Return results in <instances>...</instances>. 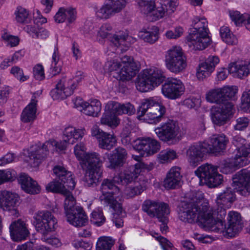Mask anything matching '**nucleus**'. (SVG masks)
<instances>
[{"mask_svg":"<svg viewBox=\"0 0 250 250\" xmlns=\"http://www.w3.org/2000/svg\"><path fill=\"white\" fill-rule=\"evenodd\" d=\"M198 195V198H193L189 203L182 204L178 209L179 219L189 223L196 221L207 230L222 231L224 223L221 218L226 215L225 209L229 208L235 199L234 192L230 188H227L217 196L216 203L221 209L219 211L218 208L217 211L208 206V203L202 198L201 192Z\"/></svg>","mask_w":250,"mask_h":250,"instance_id":"nucleus-1","label":"nucleus"},{"mask_svg":"<svg viewBox=\"0 0 250 250\" xmlns=\"http://www.w3.org/2000/svg\"><path fill=\"white\" fill-rule=\"evenodd\" d=\"M85 130L72 125L66 126L63 131L62 140L57 142L49 140L44 144H37L31 146L28 151L21 156V159L31 167H38L46 157L49 151H62L68 145H73L82 139Z\"/></svg>","mask_w":250,"mask_h":250,"instance_id":"nucleus-2","label":"nucleus"},{"mask_svg":"<svg viewBox=\"0 0 250 250\" xmlns=\"http://www.w3.org/2000/svg\"><path fill=\"white\" fill-rule=\"evenodd\" d=\"M86 150L84 144L81 142L74 146V152L82 168L85 171L83 179L84 185L90 187L96 185L102 177V161L100 160L99 154L86 153Z\"/></svg>","mask_w":250,"mask_h":250,"instance_id":"nucleus-3","label":"nucleus"},{"mask_svg":"<svg viewBox=\"0 0 250 250\" xmlns=\"http://www.w3.org/2000/svg\"><path fill=\"white\" fill-rule=\"evenodd\" d=\"M219 88L211 89L206 93L208 102L215 103L210 108V116L213 123L218 125L225 124L233 113V105L229 101L223 102Z\"/></svg>","mask_w":250,"mask_h":250,"instance_id":"nucleus-4","label":"nucleus"},{"mask_svg":"<svg viewBox=\"0 0 250 250\" xmlns=\"http://www.w3.org/2000/svg\"><path fill=\"white\" fill-rule=\"evenodd\" d=\"M34 219L37 230L42 234V241L54 248L61 247L62 243L57 236L48 235L54 231L57 226V220L51 213L46 210L39 211L35 214Z\"/></svg>","mask_w":250,"mask_h":250,"instance_id":"nucleus-5","label":"nucleus"},{"mask_svg":"<svg viewBox=\"0 0 250 250\" xmlns=\"http://www.w3.org/2000/svg\"><path fill=\"white\" fill-rule=\"evenodd\" d=\"M104 69L110 72L117 79L129 81L135 76L139 67L132 57L124 56L108 61Z\"/></svg>","mask_w":250,"mask_h":250,"instance_id":"nucleus-6","label":"nucleus"},{"mask_svg":"<svg viewBox=\"0 0 250 250\" xmlns=\"http://www.w3.org/2000/svg\"><path fill=\"white\" fill-rule=\"evenodd\" d=\"M192 26L193 28L190 29L187 37L188 45L196 50L205 49L210 42L206 19L203 17L194 16L192 19Z\"/></svg>","mask_w":250,"mask_h":250,"instance_id":"nucleus-7","label":"nucleus"},{"mask_svg":"<svg viewBox=\"0 0 250 250\" xmlns=\"http://www.w3.org/2000/svg\"><path fill=\"white\" fill-rule=\"evenodd\" d=\"M160 6H156L154 1L140 0L138 3L146 9V16L152 21H156L165 17H169L176 10L178 0H159Z\"/></svg>","mask_w":250,"mask_h":250,"instance_id":"nucleus-8","label":"nucleus"},{"mask_svg":"<svg viewBox=\"0 0 250 250\" xmlns=\"http://www.w3.org/2000/svg\"><path fill=\"white\" fill-rule=\"evenodd\" d=\"M232 144L236 147L234 157L230 160L229 163L225 164L221 167V172L228 174L231 172L235 167H244L250 163V145L247 144L246 141L236 135L233 137Z\"/></svg>","mask_w":250,"mask_h":250,"instance_id":"nucleus-9","label":"nucleus"},{"mask_svg":"<svg viewBox=\"0 0 250 250\" xmlns=\"http://www.w3.org/2000/svg\"><path fill=\"white\" fill-rule=\"evenodd\" d=\"M166 113V108L162 104L161 99L153 97L143 101L138 111L139 117L149 124H157L162 119Z\"/></svg>","mask_w":250,"mask_h":250,"instance_id":"nucleus-10","label":"nucleus"},{"mask_svg":"<svg viewBox=\"0 0 250 250\" xmlns=\"http://www.w3.org/2000/svg\"><path fill=\"white\" fill-rule=\"evenodd\" d=\"M165 78L164 72L160 68L151 66L141 72L137 79L136 86L141 92H147L160 85Z\"/></svg>","mask_w":250,"mask_h":250,"instance_id":"nucleus-11","label":"nucleus"},{"mask_svg":"<svg viewBox=\"0 0 250 250\" xmlns=\"http://www.w3.org/2000/svg\"><path fill=\"white\" fill-rule=\"evenodd\" d=\"M165 62L167 68L175 74L183 72L187 66V57L178 45L173 46L166 51Z\"/></svg>","mask_w":250,"mask_h":250,"instance_id":"nucleus-12","label":"nucleus"},{"mask_svg":"<svg viewBox=\"0 0 250 250\" xmlns=\"http://www.w3.org/2000/svg\"><path fill=\"white\" fill-rule=\"evenodd\" d=\"M154 131L160 140L170 145L176 144L182 138L179 125L174 120L162 123Z\"/></svg>","mask_w":250,"mask_h":250,"instance_id":"nucleus-13","label":"nucleus"},{"mask_svg":"<svg viewBox=\"0 0 250 250\" xmlns=\"http://www.w3.org/2000/svg\"><path fill=\"white\" fill-rule=\"evenodd\" d=\"M144 211L150 217H156L162 222L160 229L162 233L167 232L168 227V215L170 213L168 205L163 202L148 200L143 206Z\"/></svg>","mask_w":250,"mask_h":250,"instance_id":"nucleus-14","label":"nucleus"},{"mask_svg":"<svg viewBox=\"0 0 250 250\" xmlns=\"http://www.w3.org/2000/svg\"><path fill=\"white\" fill-rule=\"evenodd\" d=\"M84 78L83 72L78 71L75 77L71 79L62 78L57 83L56 87L51 90L50 95L55 100H63L71 95L78 83Z\"/></svg>","mask_w":250,"mask_h":250,"instance_id":"nucleus-15","label":"nucleus"},{"mask_svg":"<svg viewBox=\"0 0 250 250\" xmlns=\"http://www.w3.org/2000/svg\"><path fill=\"white\" fill-rule=\"evenodd\" d=\"M195 173L200 179V184L206 185L209 188L217 187L224 181V177L218 173L217 167L211 165H202Z\"/></svg>","mask_w":250,"mask_h":250,"instance_id":"nucleus-16","label":"nucleus"},{"mask_svg":"<svg viewBox=\"0 0 250 250\" xmlns=\"http://www.w3.org/2000/svg\"><path fill=\"white\" fill-rule=\"evenodd\" d=\"M132 158L138 162L133 167L130 168V170H125L123 172L115 176L114 181L121 183L123 185L128 184L133 182L145 169L151 170L153 167V164H150L149 166L140 162L141 157L138 155H132Z\"/></svg>","mask_w":250,"mask_h":250,"instance_id":"nucleus-17","label":"nucleus"},{"mask_svg":"<svg viewBox=\"0 0 250 250\" xmlns=\"http://www.w3.org/2000/svg\"><path fill=\"white\" fill-rule=\"evenodd\" d=\"M20 200V196L15 192L6 190L0 191V209L16 217L19 215L18 207Z\"/></svg>","mask_w":250,"mask_h":250,"instance_id":"nucleus-18","label":"nucleus"},{"mask_svg":"<svg viewBox=\"0 0 250 250\" xmlns=\"http://www.w3.org/2000/svg\"><path fill=\"white\" fill-rule=\"evenodd\" d=\"M185 85L182 81L176 78H170L167 80L162 86L163 95L169 99L179 98L184 93Z\"/></svg>","mask_w":250,"mask_h":250,"instance_id":"nucleus-19","label":"nucleus"},{"mask_svg":"<svg viewBox=\"0 0 250 250\" xmlns=\"http://www.w3.org/2000/svg\"><path fill=\"white\" fill-rule=\"evenodd\" d=\"M115 177V176L114 177ZM113 183L124 185L121 183H117L114 181V179H113L112 181L104 179L101 186L102 195L99 197V199L104 204H109L110 206L111 205L112 202H117V199L118 198L119 195L120 194L119 188ZM126 185L125 184L124 185Z\"/></svg>","mask_w":250,"mask_h":250,"instance_id":"nucleus-20","label":"nucleus"},{"mask_svg":"<svg viewBox=\"0 0 250 250\" xmlns=\"http://www.w3.org/2000/svg\"><path fill=\"white\" fill-rule=\"evenodd\" d=\"M132 145L142 156L152 155L160 149L159 142L149 137L138 138L133 141Z\"/></svg>","mask_w":250,"mask_h":250,"instance_id":"nucleus-21","label":"nucleus"},{"mask_svg":"<svg viewBox=\"0 0 250 250\" xmlns=\"http://www.w3.org/2000/svg\"><path fill=\"white\" fill-rule=\"evenodd\" d=\"M91 133V135L96 138L99 147L102 149L109 150L117 144V138L113 133L105 132L101 129L97 125L92 126Z\"/></svg>","mask_w":250,"mask_h":250,"instance_id":"nucleus-22","label":"nucleus"},{"mask_svg":"<svg viewBox=\"0 0 250 250\" xmlns=\"http://www.w3.org/2000/svg\"><path fill=\"white\" fill-rule=\"evenodd\" d=\"M74 107L84 114L94 117H98L102 109V104L97 99H90L88 102L83 101L80 98L73 100Z\"/></svg>","mask_w":250,"mask_h":250,"instance_id":"nucleus-23","label":"nucleus"},{"mask_svg":"<svg viewBox=\"0 0 250 250\" xmlns=\"http://www.w3.org/2000/svg\"><path fill=\"white\" fill-rule=\"evenodd\" d=\"M210 150L204 142L190 146L187 151V158L190 165L197 166Z\"/></svg>","mask_w":250,"mask_h":250,"instance_id":"nucleus-24","label":"nucleus"},{"mask_svg":"<svg viewBox=\"0 0 250 250\" xmlns=\"http://www.w3.org/2000/svg\"><path fill=\"white\" fill-rule=\"evenodd\" d=\"M222 218V220H223ZM228 225L223 230L219 232L225 233L224 234L228 237H233L237 235L242 230L243 225L240 214L236 211H230L229 212L228 216ZM224 224V221L222 220Z\"/></svg>","mask_w":250,"mask_h":250,"instance_id":"nucleus-25","label":"nucleus"},{"mask_svg":"<svg viewBox=\"0 0 250 250\" xmlns=\"http://www.w3.org/2000/svg\"><path fill=\"white\" fill-rule=\"evenodd\" d=\"M126 157V150L124 148L118 147L113 151V154L105 153L103 157V161L106 167L112 169L122 166L125 162Z\"/></svg>","mask_w":250,"mask_h":250,"instance_id":"nucleus-26","label":"nucleus"},{"mask_svg":"<svg viewBox=\"0 0 250 250\" xmlns=\"http://www.w3.org/2000/svg\"><path fill=\"white\" fill-rule=\"evenodd\" d=\"M9 231L11 239L16 242L26 239L30 234L28 225L21 219L11 223L9 226Z\"/></svg>","mask_w":250,"mask_h":250,"instance_id":"nucleus-27","label":"nucleus"},{"mask_svg":"<svg viewBox=\"0 0 250 250\" xmlns=\"http://www.w3.org/2000/svg\"><path fill=\"white\" fill-rule=\"evenodd\" d=\"M42 93V90H40L34 93L32 97L29 104L23 110L21 119L24 123L33 122L37 117V103L38 98Z\"/></svg>","mask_w":250,"mask_h":250,"instance_id":"nucleus-28","label":"nucleus"},{"mask_svg":"<svg viewBox=\"0 0 250 250\" xmlns=\"http://www.w3.org/2000/svg\"><path fill=\"white\" fill-rule=\"evenodd\" d=\"M232 186L241 194L245 189L250 192V171L243 169L237 172L233 178Z\"/></svg>","mask_w":250,"mask_h":250,"instance_id":"nucleus-29","label":"nucleus"},{"mask_svg":"<svg viewBox=\"0 0 250 250\" xmlns=\"http://www.w3.org/2000/svg\"><path fill=\"white\" fill-rule=\"evenodd\" d=\"M76 18V10L71 7H60L53 17L55 22L61 23L65 22L68 26L74 22Z\"/></svg>","mask_w":250,"mask_h":250,"instance_id":"nucleus-30","label":"nucleus"},{"mask_svg":"<svg viewBox=\"0 0 250 250\" xmlns=\"http://www.w3.org/2000/svg\"><path fill=\"white\" fill-rule=\"evenodd\" d=\"M53 173L56 179L62 183L66 184L68 189H73L75 187L76 182L73 173L63 166H56L53 168Z\"/></svg>","mask_w":250,"mask_h":250,"instance_id":"nucleus-31","label":"nucleus"},{"mask_svg":"<svg viewBox=\"0 0 250 250\" xmlns=\"http://www.w3.org/2000/svg\"><path fill=\"white\" fill-rule=\"evenodd\" d=\"M229 72L234 77L243 78L250 73V59L231 62L228 66Z\"/></svg>","mask_w":250,"mask_h":250,"instance_id":"nucleus-32","label":"nucleus"},{"mask_svg":"<svg viewBox=\"0 0 250 250\" xmlns=\"http://www.w3.org/2000/svg\"><path fill=\"white\" fill-rule=\"evenodd\" d=\"M229 141L228 138L224 134H221L212 135L209 139L210 144L206 141L204 143L210 149L208 150L209 153H215L225 149Z\"/></svg>","mask_w":250,"mask_h":250,"instance_id":"nucleus-33","label":"nucleus"},{"mask_svg":"<svg viewBox=\"0 0 250 250\" xmlns=\"http://www.w3.org/2000/svg\"><path fill=\"white\" fill-rule=\"evenodd\" d=\"M21 188L27 193L35 194L41 191V187L38 183L25 173H21L19 178Z\"/></svg>","mask_w":250,"mask_h":250,"instance_id":"nucleus-34","label":"nucleus"},{"mask_svg":"<svg viewBox=\"0 0 250 250\" xmlns=\"http://www.w3.org/2000/svg\"><path fill=\"white\" fill-rule=\"evenodd\" d=\"M111 42L121 50L127 49L131 44L136 42V39L128 35L126 31H122L114 34L111 39Z\"/></svg>","mask_w":250,"mask_h":250,"instance_id":"nucleus-35","label":"nucleus"},{"mask_svg":"<svg viewBox=\"0 0 250 250\" xmlns=\"http://www.w3.org/2000/svg\"><path fill=\"white\" fill-rule=\"evenodd\" d=\"M68 222L75 227H82L87 223L88 218L83 208L78 207L74 211L65 215Z\"/></svg>","mask_w":250,"mask_h":250,"instance_id":"nucleus-36","label":"nucleus"},{"mask_svg":"<svg viewBox=\"0 0 250 250\" xmlns=\"http://www.w3.org/2000/svg\"><path fill=\"white\" fill-rule=\"evenodd\" d=\"M68 222L75 227H82L87 223L88 218L83 208L78 207L74 211L65 215Z\"/></svg>","mask_w":250,"mask_h":250,"instance_id":"nucleus-37","label":"nucleus"},{"mask_svg":"<svg viewBox=\"0 0 250 250\" xmlns=\"http://www.w3.org/2000/svg\"><path fill=\"white\" fill-rule=\"evenodd\" d=\"M112 30V25L106 22L103 24L98 30L92 28L89 31L85 33V34L86 37L103 43L104 40L110 35Z\"/></svg>","mask_w":250,"mask_h":250,"instance_id":"nucleus-38","label":"nucleus"},{"mask_svg":"<svg viewBox=\"0 0 250 250\" xmlns=\"http://www.w3.org/2000/svg\"><path fill=\"white\" fill-rule=\"evenodd\" d=\"M182 179L180 168L173 167L167 173L164 181V186L167 188H175L180 186Z\"/></svg>","mask_w":250,"mask_h":250,"instance_id":"nucleus-39","label":"nucleus"},{"mask_svg":"<svg viewBox=\"0 0 250 250\" xmlns=\"http://www.w3.org/2000/svg\"><path fill=\"white\" fill-rule=\"evenodd\" d=\"M107 109L113 110L117 115L124 114L131 115L135 113L134 106L129 103L121 104L115 101H109L107 103Z\"/></svg>","mask_w":250,"mask_h":250,"instance_id":"nucleus-40","label":"nucleus"},{"mask_svg":"<svg viewBox=\"0 0 250 250\" xmlns=\"http://www.w3.org/2000/svg\"><path fill=\"white\" fill-rule=\"evenodd\" d=\"M107 103L104 107V111L100 119V124L106 125L111 128H116L120 124V120L113 110L107 109Z\"/></svg>","mask_w":250,"mask_h":250,"instance_id":"nucleus-41","label":"nucleus"},{"mask_svg":"<svg viewBox=\"0 0 250 250\" xmlns=\"http://www.w3.org/2000/svg\"><path fill=\"white\" fill-rule=\"evenodd\" d=\"M94 12L97 18L102 20H108L116 15L107 0L101 5L95 6Z\"/></svg>","mask_w":250,"mask_h":250,"instance_id":"nucleus-42","label":"nucleus"},{"mask_svg":"<svg viewBox=\"0 0 250 250\" xmlns=\"http://www.w3.org/2000/svg\"><path fill=\"white\" fill-rule=\"evenodd\" d=\"M110 207L112 209V220L113 223L117 228L122 227L123 226L122 217L125 212L121 203L118 202H112Z\"/></svg>","mask_w":250,"mask_h":250,"instance_id":"nucleus-43","label":"nucleus"},{"mask_svg":"<svg viewBox=\"0 0 250 250\" xmlns=\"http://www.w3.org/2000/svg\"><path fill=\"white\" fill-rule=\"evenodd\" d=\"M159 30L156 26H152L148 30H144L139 33V37L145 42L153 44L159 38Z\"/></svg>","mask_w":250,"mask_h":250,"instance_id":"nucleus-44","label":"nucleus"},{"mask_svg":"<svg viewBox=\"0 0 250 250\" xmlns=\"http://www.w3.org/2000/svg\"><path fill=\"white\" fill-rule=\"evenodd\" d=\"M178 154L177 152L171 149L162 150L157 155V160L159 163L167 164L177 159Z\"/></svg>","mask_w":250,"mask_h":250,"instance_id":"nucleus-45","label":"nucleus"},{"mask_svg":"<svg viewBox=\"0 0 250 250\" xmlns=\"http://www.w3.org/2000/svg\"><path fill=\"white\" fill-rule=\"evenodd\" d=\"M220 35L223 41L228 45H234L238 43L237 37L226 26L220 28Z\"/></svg>","mask_w":250,"mask_h":250,"instance_id":"nucleus-46","label":"nucleus"},{"mask_svg":"<svg viewBox=\"0 0 250 250\" xmlns=\"http://www.w3.org/2000/svg\"><path fill=\"white\" fill-rule=\"evenodd\" d=\"M46 189L48 191L53 192H60L62 194L67 193V190H72V189H68L66 184L62 183L61 181L56 179L49 183L46 186Z\"/></svg>","mask_w":250,"mask_h":250,"instance_id":"nucleus-47","label":"nucleus"},{"mask_svg":"<svg viewBox=\"0 0 250 250\" xmlns=\"http://www.w3.org/2000/svg\"><path fill=\"white\" fill-rule=\"evenodd\" d=\"M25 30L33 38L44 39L47 38L49 35V32L42 27L37 28L34 26L28 25Z\"/></svg>","mask_w":250,"mask_h":250,"instance_id":"nucleus-48","label":"nucleus"},{"mask_svg":"<svg viewBox=\"0 0 250 250\" xmlns=\"http://www.w3.org/2000/svg\"><path fill=\"white\" fill-rule=\"evenodd\" d=\"M213 72L206 64L201 62L196 70V78L199 81H203L208 77Z\"/></svg>","mask_w":250,"mask_h":250,"instance_id":"nucleus-49","label":"nucleus"},{"mask_svg":"<svg viewBox=\"0 0 250 250\" xmlns=\"http://www.w3.org/2000/svg\"><path fill=\"white\" fill-rule=\"evenodd\" d=\"M70 190H68L67 193L63 194L66 197L64 203L65 215H67L68 213H71L74 211L75 208L78 207V206H75V200L74 197L70 193Z\"/></svg>","mask_w":250,"mask_h":250,"instance_id":"nucleus-50","label":"nucleus"},{"mask_svg":"<svg viewBox=\"0 0 250 250\" xmlns=\"http://www.w3.org/2000/svg\"><path fill=\"white\" fill-rule=\"evenodd\" d=\"M114 241L109 237H100L96 244V250H110L113 245Z\"/></svg>","mask_w":250,"mask_h":250,"instance_id":"nucleus-51","label":"nucleus"},{"mask_svg":"<svg viewBox=\"0 0 250 250\" xmlns=\"http://www.w3.org/2000/svg\"><path fill=\"white\" fill-rule=\"evenodd\" d=\"M15 19L16 21L20 23H23L27 21L29 13V11L24 7L18 6L14 12Z\"/></svg>","mask_w":250,"mask_h":250,"instance_id":"nucleus-52","label":"nucleus"},{"mask_svg":"<svg viewBox=\"0 0 250 250\" xmlns=\"http://www.w3.org/2000/svg\"><path fill=\"white\" fill-rule=\"evenodd\" d=\"M17 173L12 169L0 170V180L1 185L13 181L16 177Z\"/></svg>","mask_w":250,"mask_h":250,"instance_id":"nucleus-53","label":"nucleus"},{"mask_svg":"<svg viewBox=\"0 0 250 250\" xmlns=\"http://www.w3.org/2000/svg\"><path fill=\"white\" fill-rule=\"evenodd\" d=\"M15 250H50V248L44 245L38 246L34 242L28 241L18 245Z\"/></svg>","mask_w":250,"mask_h":250,"instance_id":"nucleus-54","label":"nucleus"},{"mask_svg":"<svg viewBox=\"0 0 250 250\" xmlns=\"http://www.w3.org/2000/svg\"><path fill=\"white\" fill-rule=\"evenodd\" d=\"M105 221L102 209L96 208L91 214V221L97 226H102Z\"/></svg>","mask_w":250,"mask_h":250,"instance_id":"nucleus-55","label":"nucleus"},{"mask_svg":"<svg viewBox=\"0 0 250 250\" xmlns=\"http://www.w3.org/2000/svg\"><path fill=\"white\" fill-rule=\"evenodd\" d=\"M115 14L122 12L126 7L128 0H107Z\"/></svg>","mask_w":250,"mask_h":250,"instance_id":"nucleus-56","label":"nucleus"},{"mask_svg":"<svg viewBox=\"0 0 250 250\" xmlns=\"http://www.w3.org/2000/svg\"><path fill=\"white\" fill-rule=\"evenodd\" d=\"M221 90V97L223 102H225L226 98H231L234 96L237 92V88L235 86H224L219 88Z\"/></svg>","mask_w":250,"mask_h":250,"instance_id":"nucleus-57","label":"nucleus"},{"mask_svg":"<svg viewBox=\"0 0 250 250\" xmlns=\"http://www.w3.org/2000/svg\"><path fill=\"white\" fill-rule=\"evenodd\" d=\"M184 29L180 26L176 27L174 30H167L165 33V36L168 39H177L183 34Z\"/></svg>","mask_w":250,"mask_h":250,"instance_id":"nucleus-58","label":"nucleus"},{"mask_svg":"<svg viewBox=\"0 0 250 250\" xmlns=\"http://www.w3.org/2000/svg\"><path fill=\"white\" fill-rule=\"evenodd\" d=\"M5 43L11 47L17 45L19 44V40L18 37L12 36L9 33L5 32L1 36Z\"/></svg>","mask_w":250,"mask_h":250,"instance_id":"nucleus-59","label":"nucleus"},{"mask_svg":"<svg viewBox=\"0 0 250 250\" xmlns=\"http://www.w3.org/2000/svg\"><path fill=\"white\" fill-rule=\"evenodd\" d=\"M219 62L220 59L218 56L210 55L203 62L206 64L207 66L212 71H214L215 67L219 64Z\"/></svg>","mask_w":250,"mask_h":250,"instance_id":"nucleus-60","label":"nucleus"},{"mask_svg":"<svg viewBox=\"0 0 250 250\" xmlns=\"http://www.w3.org/2000/svg\"><path fill=\"white\" fill-rule=\"evenodd\" d=\"M247 14L242 15L239 11H230L229 16L232 21L236 24H239L245 21L247 18Z\"/></svg>","mask_w":250,"mask_h":250,"instance_id":"nucleus-61","label":"nucleus"},{"mask_svg":"<svg viewBox=\"0 0 250 250\" xmlns=\"http://www.w3.org/2000/svg\"><path fill=\"white\" fill-rule=\"evenodd\" d=\"M234 129L237 130H243L246 128L250 123V120L246 117H240L236 121Z\"/></svg>","mask_w":250,"mask_h":250,"instance_id":"nucleus-62","label":"nucleus"},{"mask_svg":"<svg viewBox=\"0 0 250 250\" xmlns=\"http://www.w3.org/2000/svg\"><path fill=\"white\" fill-rule=\"evenodd\" d=\"M143 190V189L141 187H136L132 188H128L125 190V196L127 198H132L141 194Z\"/></svg>","mask_w":250,"mask_h":250,"instance_id":"nucleus-63","label":"nucleus"},{"mask_svg":"<svg viewBox=\"0 0 250 250\" xmlns=\"http://www.w3.org/2000/svg\"><path fill=\"white\" fill-rule=\"evenodd\" d=\"M72 245L77 249L81 248L84 250H91L92 248V244L79 240L74 239L72 242Z\"/></svg>","mask_w":250,"mask_h":250,"instance_id":"nucleus-64","label":"nucleus"}]
</instances>
